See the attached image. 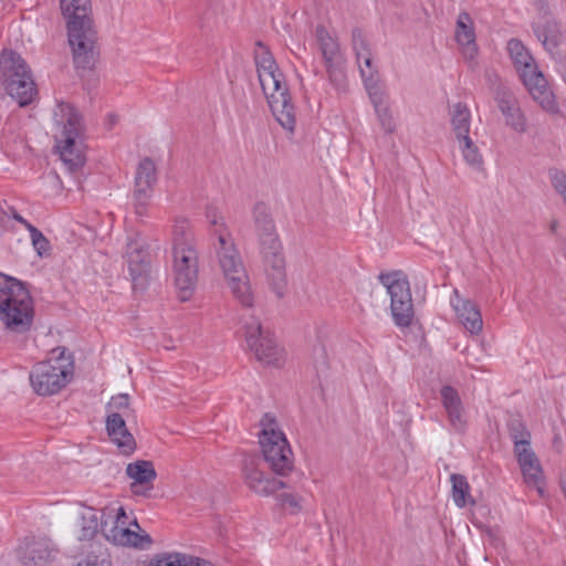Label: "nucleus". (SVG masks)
<instances>
[{"label":"nucleus","instance_id":"8","mask_svg":"<svg viewBox=\"0 0 566 566\" xmlns=\"http://www.w3.org/2000/svg\"><path fill=\"white\" fill-rule=\"evenodd\" d=\"M258 237L268 280L276 296L281 298L286 287L285 259L282 243L276 230L261 233Z\"/></svg>","mask_w":566,"mask_h":566},{"label":"nucleus","instance_id":"3","mask_svg":"<svg viewBox=\"0 0 566 566\" xmlns=\"http://www.w3.org/2000/svg\"><path fill=\"white\" fill-rule=\"evenodd\" d=\"M34 319L33 301L24 282L0 272V322L11 333L31 329Z\"/></svg>","mask_w":566,"mask_h":566},{"label":"nucleus","instance_id":"44","mask_svg":"<svg viewBox=\"0 0 566 566\" xmlns=\"http://www.w3.org/2000/svg\"><path fill=\"white\" fill-rule=\"evenodd\" d=\"M375 112L377 114L378 120H379L382 129L387 134L392 133L395 130V122H394V118L391 116V113H390L387 104L376 107Z\"/></svg>","mask_w":566,"mask_h":566},{"label":"nucleus","instance_id":"14","mask_svg":"<svg viewBox=\"0 0 566 566\" xmlns=\"http://www.w3.org/2000/svg\"><path fill=\"white\" fill-rule=\"evenodd\" d=\"M172 270L198 262L195 235L186 219L177 218L172 228Z\"/></svg>","mask_w":566,"mask_h":566},{"label":"nucleus","instance_id":"12","mask_svg":"<svg viewBox=\"0 0 566 566\" xmlns=\"http://www.w3.org/2000/svg\"><path fill=\"white\" fill-rule=\"evenodd\" d=\"M156 182V165L151 158L145 157L137 166L132 193L134 211L138 217H146L148 214Z\"/></svg>","mask_w":566,"mask_h":566},{"label":"nucleus","instance_id":"40","mask_svg":"<svg viewBox=\"0 0 566 566\" xmlns=\"http://www.w3.org/2000/svg\"><path fill=\"white\" fill-rule=\"evenodd\" d=\"M352 44L356 53L357 62H360L363 56L370 53L368 42L359 28L352 30Z\"/></svg>","mask_w":566,"mask_h":566},{"label":"nucleus","instance_id":"4","mask_svg":"<svg viewBox=\"0 0 566 566\" xmlns=\"http://www.w3.org/2000/svg\"><path fill=\"white\" fill-rule=\"evenodd\" d=\"M74 376V358L65 347L51 350V356L35 364L30 373V382L39 396L60 392Z\"/></svg>","mask_w":566,"mask_h":566},{"label":"nucleus","instance_id":"13","mask_svg":"<svg viewBox=\"0 0 566 566\" xmlns=\"http://www.w3.org/2000/svg\"><path fill=\"white\" fill-rule=\"evenodd\" d=\"M126 259L133 289L144 291L150 280V253L140 238L130 239L126 244Z\"/></svg>","mask_w":566,"mask_h":566},{"label":"nucleus","instance_id":"23","mask_svg":"<svg viewBox=\"0 0 566 566\" xmlns=\"http://www.w3.org/2000/svg\"><path fill=\"white\" fill-rule=\"evenodd\" d=\"M6 90L8 94L18 102L20 107L30 105L38 94L31 73L15 77H8L6 81Z\"/></svg>","mask_w":566,"mask_h":566},{"label":"nucleus","instance_id":"10","mask_svg":"<svg viewBox=\"0 0 566 566\" xmlns=\"http://www.w3.org/2000/svg\"><path fill=\"white\" fill-rule=\"evenodd\" d=\"M315 35L331 84L337 91H345L347 86L345 60L340 53L337 40L322 24L316 27Z\"/></svg>","mask_w":566,"mask_h":566},{"label":"nucleus","instance_id":"18","mask_svg":"<svg viewBox=\"0 0 566 566\" xmlns=\"http://www.w3.org/2000/svg\"><path fill=\"white\" fill-rule=\"evenodd\" d=\"M531 27L546 52H555L566 41V29L554 17L537 19Z\"/></svg>","mask_w":566,"mask_h":566},{"label":"nucleus","instance_id":"46","mask_svg":"<svg viewBox=\"0 0 566 566\" xmlns=\"http://www.w3.org/2000/svg\"><path fill=\"white\" fill-rule=\"evenodd\" d=\"M359 70L364 82H373L375 80V74L377 73L376 69L373 66L371 54L368 53L361 57V61L358 62Z\"/></svg>","mask_w":566,"mask_h":566},{"label":"nucleus","instance_id":"35","mask_svg":"<svg viewBox=\"0 0 566 566\" xmlns=\"http://www.w3.org/2000/svg\"><path fill=\"white\" fill-rule=\"evenodd\" d=\"M458 142L465 163L474 170H483V157L473 140L465 137Z\"/></svg>","mask_w":566,"mask_h":566},{"label":"nucleus","instance_id":"39","mask_svg":"<svg viewBox=\"0 0 566 566\" xmlns=\"http://www.w3.org/2000/svg\"><path fill=\"white\" fill-rule=\"evenodd\" d=\"M81 541H91L98 532V516L95 512H90L82 517Z\"/></svg>","mask_w":566,"mask_h":566},{"label":"nucleus","instance_id":"2","mask_svg":"<svg viewBox=\"0 0 566 566\" xmlns=\"http://www.w3.org/2000/svg\"><path fill=\"white\" fill-rule=\"evenodd\" d=\"M206 217L213 227H218L214 229V234L218 237L216 250L220 268L229 282V286L234 297L244 307H251L253 296L249 277L234 242L226 227L222 223L219 224V219L222 218L219 216L216 207H207Z\"/></svg>","mask_w":566,"mask_h":566},{"label":"nucleus","instance_id":"9","mask_svg":"<svg viewBox=\"0 0 566 566\" xmlns=\"http://www.w3.org/2000/svg\"><path fill=\"white\" fill-rule=\"evenodd\" d=\"M247 346L255 358L271 366H279L283 360V349L280 348L269 331H264L259 319L251 317L243 324Z\"/></svg>","mask_w":566,"mask_h":566},{"label":"nucleus","instance_id":"57","mask_svg":"<svg viewBox=\"0 0 566 566\" xmlns=\"http://www.w3.org/2000/svg\"><path fill=\"white\" fill-rule=\"evenodd\" d=\"M13 218L25 227V229L30 232V229L35 228L33 224H31L28 220H25L22 216H20L18 212H14Z\"/></svg>","mask_w":566,"mask_h":566},{"label":"nucleus","instance_id":"29","mask_svg":"<svg viewBox=\"0 0 566 566\" xmlns=\"http://www.w3.org/2000/svg\"><path fill=\"white\" fill-rule=\"evenodd\" d=\"M0 65L4 70L6 74H8V77L27 75L30 73V70L22 56L12 50H3L0 55Z\"/></svg>","mask_w":566,"mask_h":566},{"label":"nucleus","instance_id":"20","mask_svg":"<svg viewBox=\"0 0 566 566\" xmlns=\"http://www.w3.org/2000/svg\"><path fill=\"white\" fill-rule=\"evenodd\" d=\"M106 431L123 454L129 455L136 450L135 438L128 431L123 413L111 412L107 415Z\"/></svg>","mask_w":566,"mask_h":566},{"label":"nucleus","instance_id":"21","mask_svg":"<svg viewBox=\"0 0 566 566\" xmlns=\"http://www.w3.org/2000/svg\"><path fill=\"white\" fill-rule=\"evenodd\" d=\"M450 302L465 329L471 334H479L482 331L483 321L478 305L470 300L462 298L458 290L453 291Z\"/></svg>","mask_w":566,"mask_h":566},{"label":"nucleus","instance_id":"51","mask_svg":"<svg viewBox=\"0 0 566 566\" xmlns=\"http://www.w3.org/2000/svg\"><path fill=\"white\" fill-rule=\"evenodd\" d=\"M108 407L117 410L127 411L129 409V395L118 394L112 397Z\"/></svg>","mask_w":566,"mask_h":566},{"label":"nucleus","instance_id":"24","mask_svg":"<svg viewBox=\"0 0 566 566\" xmlns=\"http://www.w3.org/2000/svg\"><path fill=\"white\" fill-rule=\"evenodd\" d=\"M442 405L448 413L451 426L461 431L464 429L463 406L455 388L446 385L440 389Z\"/></svg>","mask_w":566,"mask_h":566},{"label":"nucleus","instance_id":"34","mask_svg":"<svg viewBox=\"0 0 566 566\" xmlns=\"http://www.w3.org/2000/svg\"><path fill=\"white\" fill-rule=\"evenodd\" d=\"M505 118V124L517 133H525L527 130V119L522 112L518 102L513 105H507L500 109Z\"/></svg>","mask_w":566,"mask_h":566},{"label":"nucleus","instance_id":"16","mask_svg":"<svg viewBox=\"0 0 566 566\" xmlns=\"http://www.w3.org/2000/svg\"><path fill=\"white\" fill-rule=\"evenodd\" d=\"M17 557L23 566H45L53 558L51 542L46 538L25 537L17 548Z\"/></svg>","mask_w":566,"mask_h":566},{"label":"nucleus","instance_id":"19","mask_svg":"<svg viewBox=\"0 0 566 566\" xmlns=\"http://www.w3.org/2000/svg\"><path fill=\"white\" fill-rule=\"evenodd\" d=\"M126 474L134 481L130 484V490L135 495L149 496L154 488V481L157 478V472L151 461L137 460L129 463L126 468Z\"/></svg>","mask_w":566,"mask_h":566},{"label":"nucleus","instance_id":"26","mask_svg":"<svg viewBox=\"0 0 566 566\" xmlns=\"http://www.w3.org/2000/svg\"><path fill=\"white\" fill-rule=\"evenodd\" d=\"M507 52L520 77L537 67V64L528 49L518 39H511L507 42Z\"/></svg>","mask_w":566,"mask_h":566},{"label":"nucleus","instance_id":"28","mask_svg":"<svg viewBox=\"0 0 566 566\" xmlns=\"http://www.w3.org/2000/svg\"><path fill=\"white\" fill-rule=\"evenodd\" d=\"M451 125L457 139L470 137L471 112L467 104L458 102L451 114Z\"/></svg>","mask_w":566,"mask_h":566},{"label":"nucleus","instance_id":"53","mask_svg":"<svg viewBox=\"0 0 566 566\" xmlns=\"http://www.w3.org/2000/svg\"><path fill=\"white\" fill-rule=\"evenodd\" d=\"M463 48V55L467 60H474L478 54V46L476 42L473 41V43H462L460 44Z\"/></svg>","mask_w":566,"mask_h":566},{"label":"nucleus","instance_id":"5","mask_svg":"<svg viewBox=\"0 0 566 566\" xmlns=\"http://www.w3.org/2000/svg\"><path fill=\"white\" fill-rule=\"evenodd\" d=\"M61 117L65 119L60 137L56 138V148L61 160L70 171L81 169L86 161L81 137L83 134L82 116L70 103L61 102L57 105Z\"/></svg>","mask_w":566,"mask_h":566},{"label":"nucleus","instance_id":"60","mask_svg":"<svg viewBox=\"0 0 566 566\" xmlns=\"http://www.w3.org/2000/svg\"><path fill=\"white\" fill-rule=\"evenodd\" d=\"M109 117H111V122L114 123L115 122V116L111 115Z\"/></svg>","mask_w":566,"mask_h":566},{"label":"nucleus","instance_id":"30","mask_svg":"<svg viewBox=\"0 0 566 566\" xmlns=\"http://www.w3.org/2000/svg\"><path fill=\"white\" fill-rule=\"evenodd\" d=\"M147 566H209V564L185 554L172 553L156 555Z\"/></svg>","mask_w":566,"mask_h":566},{"label":"nucleus","instance_id":"59","mask_svg":"<svg viewBox=\"0 0 566 566\" xmlns=\"http://www.w3.org/2000/svg\"><path fill=\"white\" fill-rule=\"evenodd\" d=\"M85 565H86V566H96V564H95V563H92V562H90V560H86V562H85Z\"/></svg>","mask_w":566,"mask_h":566},{"label":"nucleus","instance_id":"37","mask_svg":"<svg viewBox=\"0 0 566 566\" xmlns=\"http://www.w3.org/2000/svg\"><path fill=\"white\" fill-rule=\"evenodd\" d=\"M255 45L259 48V51L254 52L256 71L260 72L277 70L279 66L270 49L262 41H258Z\"/></svg>","mask_w":566,"mask_h":566},{"label":"nucleus","instance_id":"50","mask_svg":"<svg viewBox=\"0 0 566 566\" xmlns=\"http://www.w3.org/2000/svg\"><path fill=\"white\" fill-rule=\"evenodd\" d=\"M486 84L492 92L496 91L497 87L504 86L506 83L502 81L500 75L493 70H486L484 73Z\"/></svg>","mask_w":566,"mask_h":566},{"label":"nucleus","instance_id":"17","mask_svg":"<svg viewBox=\"0 0 566 566\" xmlns=\"http://www.w3.org/2000/svg\"><path fill=\"white\" fill-rule=\"evenodd\" d=\"M520 78L533 99L537 102L543 109L551 113L557 112L558 107L555 95L549 88L544 74L538 70V66L528 73H524Z\"/></svg>","mask_w":566,"mask_h":566},{"label":"nucleus","instance_id":"43","mask_svg":"<svg viewBox=\"0 0 566 566\" xmlns=\"http://www.w3.org/2000/svg\"><path fill=\"white\" fill-rule=\"evenodd\" d=\"M549 177L555 191L563 198L566 203V174L558 169H551Z\"/></svg>","mask_w":566,"mask_h":566},{"label":"nucleus","instance_id":"22","mask_svg":"<svg viewBox=\"0 0 566 566\" xmlns=\"http://www.w3.org/2000/svg\"><path fill=\"white\" fill-rule=\"evenodd\" d=\"M514 453L521 467L525 483L535 486L539 493H543L542 465L531 446L522 448L518 451H514Z\"/></svg>","mask_w":566,"mask_h":566},{"label":"nucleus","instance_id":"47","mask_svg":"<svg viewBox=\"0 0 566 566\" xmlns=\"http://www.w3.org/2000/svg\"><path fill=\"white\" fill-rule=\"evenodd\" d=\"M260 426L262 427V430L259 434V439H263L265 437V433H277L282 432L280 429L276 428V419L272 413H264L262 419L260 420Z\"/></svg>","mask_w":566,"mask_h":566},{"label":"nucleus","instance_id":"31","mask_svg":"<svg viewBox=\"0 0 566 566\" xmlns=\"http://www.w3.org/2000/svg\"><path fill=\"white\" fill-rule=\"evenodd\" d=\"M452 483V499L455 505L460 509L467 505H474L475 501L470 494V485L467 478L459 473H453L450 476Z\"/></svg>","mask_w":566,"mask_h":566},{"label":"nucleus","instance_id":"42","mask_svg":"<svg viewBox=\"0 0 566 566\" xmlns=\"http://www.w3.org/2000/svg\"><path fill=\"white\" fill-rule=\"evenodd\" d=\"M494 99L497 104L499 109L517 103V99L512 90L505 84L502 87H497L496 91L492 92Z\"/></svg>","mask_w":566,"mask_h":566},{"label":"nucleus","instance_id":"36","mask_svg":"<svg viewBox=\"0 0 566 566\" xmlns=\"http://www.w3.org/2000/svg\"><path fill=\"white\" fill-rule=\"evenodd\" d=\"M455 40L459 44L473 43L475 41L473 21L467 11H462L458 15Z\"/></svg>","mask_w":566,"mask_h":566},{"label":"nucleus","instance_id":"38","mask_svg":"<svg viewBox=\"0 0 566 566\" xmlns=\"http://www.w3.org/2000/svg\"><path fill=\"white\" fill-rule=\"evenodd\" d=\"M313 365L316 370L317 377L321 379L327 377L329 370V363L326 348L323 345L314 347Z\"/></svg>","mask_w":566,"mask_h":566},{"label":"nucleus","instance_id":"33","mask_svg":"<svg viewBox=\"0 0 566 566\" xmlns=\"http://www.w3.org/2000/svg\"><path fill=\"white\" fill-rule=\"evenodd\" d=\"M253 220L258 235L276 230L270 208L263 201H259L254 205Z\"/></svg>","mask_w":566,"mask_h":566},{"label":"nucleus","instance_id":"55","mask_svg":"<svg viewBox=\"0 0 566 566\" xmlns=\"http://www.w3.org/2000/svg\"><path fill=\"white\" fill-rule=\"evenodd\" d=\"M135 542L137 543V545H135V547L144 548L146 545H150L153 543V538L147 533H145V534L138 533V538Z\"/></svg>","mask_w":566,"mask_h":566},{"label":"nucleus","instance_id":"25","mask_svg":"<svg viewBox=\"0 0 566 566\" xmlns=\"http://www.w3.org/2000/svg\"><path fill=\"white\" fill-rule=\"evenodd\" d=\"M198 272L199 263L187 264L174 271L175 285L181 302H186L191 297L198 281Z\"/></svg>","mask_w":566,"mask_h":566},{"label":"nucleus","instance_id":"48","mask_svg":"<svg viewBox=\"0 0 566 566\" xmlns=\"http://www.w3.org/2000/svg\"><path fill=\"white\" fill-rule=\"evenodd\" d=\"M61 11L69 12L73 10L85 11L92 8L91 0H60Z\"/></svg>","mask_w":566,"mask_h":566},{"label":"nucleus","instance_id":"41","mask_svg":"<svg viewBox=\"0 0 566 566\" xmlns=\"http://www.w3.org/2000/svg\"><path fill=\"white\" fill-rule=\"evenodd\" d=\"M30 237L32 245L39 256L42 258L45 255H50V241L43 235V233L38 228L30 229Z\"/></svg>","mask_w":566,"mask_h":566},{"label":"nucleus","instance_id":"54","mask_svg":"<svg viewBox=\"0 0 566 566\" xmlns=\"http://www.w3.org/2000/svg\"><path fill=\"white\" fill-rule=\"evenodd\" d=\"M535 8L538 11V19H546V17H553L549 12L548 3L546 0H535Z\"/></svg>","mask_w":566,"mask_h":566},{"label":"nucleus","instance_id":"6","mask_svg":"<svg viewBox=\"0 0 566 566\" xmlns=\"http://www.w3.org/2000/svg\"><path fill=\"white\" fill-rule=\"evenodd\" d=\"M258 76L273 115L284 129L293 132L296 124L295 108L291 102L283 73L280 69L260 71Z\"/></svg>","mask_w":566,"mask_h":566},{"label":"nucleus","instance_id":"32","mask_svg":"<svg viewBox=\"0 0 566 566\" xmlns=\"http://www.w3.org/2000/svg\"><path fill=\"white\" fill-rule=\"evenodd\" d=\"M507 430L514 443V451L531 446V432L520 416H513L509 419Z\"/></svg>","mask_w":566,"mask_h":566},{"label":"nucleus","instance_id":"45","mask_svg":"<svg viewBox=\"0 0 566 566\" xmlns=\"http://www.w3.org/2000/svg\"><path fill=\"white\" fill-rule=\"evenodd\" d=\"M368 91L369 98L374 107L386 105V95L381 88L377 85L376 81L365 83Z\"/></svg>","mask_w":566,"mask_h":566},{"label":"nucleus","instance_id":"27","mask_svg":"<svg viewBox=\"0 0 566 566\" xmlns=\"http://www.w3.org/2000/svg\"><path fill=\"white\" fill-rule=\"evenodd\" d=\"M107 525L108 522L106 520L101 522V532L108 542L123 546L135 547L137 545L135 541L138 538V533L118 525H112L107 528Z\"/></svg>","mask_w":566,"mask_h":566},{"label":"nucleus","instance_id":"15","mask_svg":"<svg viewBox=\"0 0 566 566\" xmlns=\"http://www.w3.org/2000/svg\"><path fill=\"white\" fill-rule=\"evenodd\" d=\"M242 472L245 484L258 495L270 496L281 489L289 488V484L284 480L270 476L260 470L254 457L244 459Z\"/></svg>","mask_w":566,"mask_h":566},{"label":"nucleus","instance_id":"56","mask_svg":"<svg viewBox=\"0 0 566 566\" xmlns=\"http://www.w3.org/2000/svg\"><path fill=\"white\" fill-rule=\"evenodd\" d=\"M126 518H127V515H126L125 510L123 507H119L117 510L115 521H112V525H118V523H122V525H125Z\"/></svg>","mask_w":566,"mask_h":566},{"label":"nucleus","instance_id":"1","mask_svg":"<svg viewBox=\"0 0 566 566\" xmlns=\"http://www.w3.org/2000/svg\"><path fill=\"white\" fill-rule=\"evenodd\" d=\"M66 20L67 41L77 75L84 85H95V66L99 60L97 31L92 18V8L85 11L62 12Z\"/></svg>","mask_w":566,"mask_h":566},{"label":"nucleus","instance_id":"58","mask_svg":"<svg viewBox=\"0 0 566 566\" xmlns=\"http://www.w3.org/2000/svg\"><path fill=\"white\" fill-rule=\"evenodd\" d=\"M549 228H551L552 232H556V230L558 228V221L557 220L552 221Z\"/></svg>","mask_w":566,"mask_h":566},{"label":"nucleus","instance_id":"11","mask_svg":"<svg viewBox=\"0 0 566 566\" xmlns=\"http://www.w3.org/2000/svg\"><path fill=\"white\" fill-rule=\"evenodd\" d=\"M259 443L263 459L274 474L286 476L293 471V451L283 432L265 433Z\"/></svg>","mask_w":566,"mask_h":566},{"label":"nucleus","instance_id":"61","mask_svg":"<svg viewBox=\"0 0 566 566\" xmlns=\"http://www.w3.org/2000/svg\"><path fill=\"white\" fill-rule=\"evenodd\" d=\"M133 524H134V525H136L137 527H139V525H138V523H137V521H136V520L134 521V523H133Z\"/></svg>","mask_w":566,"mask_h":566},{"label":"nucleus","instance_id":"52","mask_svg":"<svg viewBox=\"0 0 566 566\" xmlns=\"http://www.w3.org/2000/svg\"><path fill=\"white\" fill-rule=\"evenodd\" d=\"M280 501L282 505H287L293 509V513H297L301 511L300 497L293 493H282L280 495Z\"/></svg>","mask_w":566,"mask_h":566},{"label":"nucleus","instance_id":"49","mask_svg":"<svg viewBox=\"0 0 566 566\" xmlns=\"http://www.w3.org/2000/svg\"><path fill=\"white\" fill-rule=\"evenodd\" d=\"M552 59L555 61L557 65V71L562 74L564 81L566 82V52L556 49L555 52H547Z\"/></svg>","mask_w":566,"mask_h":566},{"label":"nucleus","instance_id":"7","mask_svg":"<svg viewBox=\"0 0 566 566\" xmlns=\"http://www.w3.org/2000/svg\"><path fill=\"white\" fill-rule=\"evenodd\" d=\"M378 280L390 296V312L396 326L410 327L415 318V308L407 275L400 270L381 272Z\"/></svg>","mask_w":566,"mask_h":566}]
</instances>
